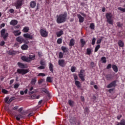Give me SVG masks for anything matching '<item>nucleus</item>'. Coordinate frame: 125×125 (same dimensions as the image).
Here are the masks:
<instances>
[{"instance_id":"obj_14","label":"nucleus","mask_w":125,"mask_h":125,"mask_svg":"<svg viewBox=\"0 0 125 125\" xmlns=\"http://www.w3.org/2000/svg\"><path fill=\"white\" fill-rule=\"evenodd\" d=\"M18 24V21L16 20H12L10 22V24L12 25V26H16V25Z\"/></svg>"},{"instance_id":"obj_42","label":"nucleus","mask_w":125,"mask_h":125,"mask_svg":"<svg viewBox=\"0 0 125 125\" xmlns=\"http://www.w3.org/2000/svg\"><path fill=\"white\" fill-rule=\"evenodd\" d=\"M119 125H125V119L121 120L120 122H119Z\"/></svg>"},{"instance_id":"obj_34","label":"nucleus","mask_w":125,"mask_h":125,"mask_svg":"<svg viewBox=\"0 0 125 125\" xmlns=\"http://www.w3.org/2000/svg\"><path fill=\"white\" fill-rule=\"evenodd\" d=\"M105 79L107 81H110L112 79V75L111 74H107L105 76Z\"/></svg>"},{"instance_id":"obj_26","label":"nucleus","mask_w":125,"mask_h":125,"mask_svg":"<svg viewBox=\"0 0 125 125\" xmlns=\"http://www.w3.org/2000/svg\"><path fill=\"white\" fill-rule=\"evenodd\" d=\"M75 45V40L74 39H71L69 42V46H74Z\"/></svg>"},{"instance_id":"obj_22","label":"nucleus","mask_w":125,"mask_h":125,"mask_svg":"<svg viewBox=\"0 0 125 125\" xmlns=\"http://www.w3.org/2000/svg\"><path fill=\"white\" fill-rule=\"evenodd\" d=\"M28 59H29V60H30V61H32V60H35V59H36V55L34 54H33L32 55H29Z\"/></svg>"},{"instance_id":"obj_60","label":"nucleus","mask_w":125,"mask_h":125,"mask_svg":"<svg viewBox=\"0 0 125 125\" xmlns=\"http://www.w3.org/2000/svg\"><path fill=\"white\" fill-rule=\"evenodd\" d=\"M73 78H74L75 81H77V80H78V76H77V75H76V74H74V75H73Z\"/></svg>"},{"instance_id":"obj_1","label":"nucleus","mask_w":125,"mask_h":125,"mask_svg":"<svg viewBox=\"0 0 125 125\" xmlns=\"http://www.w3.org/2000/svg\"><path fill=\"white\" fill-rule=\"evenodd\" d=\"M67 12H65L63 14H60L57 16V23L61 24L67 21Z\"/></svg>"},{"instance_id":"obj_44","label":"nucleus","mask_w":125,"mask_h":125,"mask_svg":"<svg viewBox=\"0 0 125 125\" xmlns=\"http://www.w3.org/2000/svg\"><path fill=\"white\" fill-rule=\"evenodd\" d=\"M102 40H103V37H101V39L97 41V44H99V43H101V42H102Z\"/></svg>"},{"instance_id":"obj_19","label":"nucleus","mask_w":125,"mask_h":125,"mask_svg":"<svg viewBox=\"0 0 125 125\" xmlns=\"http://www.w3.org/2000/svg\"><path fill=\"white\" fill-rule=\"evenodd\" d=\"M75 84L78 88H81V87H82V84H81V82L79 81H75Z\"/></svg>"},{"instance_id":"obj_30","label":"nucleus","mask_w":125,"mask_h":125,"mask_svg":"<svg viewBox=\"0 0 125 125\" xmlns=\"http://www.w3.org/2000/svg\"><path fill=\"white\" fill-rule=\"evenodd\" d=\"M118 45L120 47H124V45H125V43L122 41V40H119L118 41Z\"/></svg>"},{"instance_id":"obj_20","label":"nucleus","mask_w":125,"mask_h":125,"mask_svg":"<svg viewBox=\"0 0 125 125\" xmlns=\"http://www.w3.org/2000/svg\"><path fill=\"white\" fill-rule=\"evenodd\" d=\"M36 5H37V3L35 1H31L30 2V6L31 8H35L36 7Z\"/></svg>"},{"instance_id":"obj_7","label":"nucleus","mask_w":125,"mask_h":125,"mask_svg":"<svg viewBox=\"0 0 125 125\" xmlns=\"http://www.w3.org/2000/svg\"><path fill=\"white\" fill-rule=\"evenodd\" d=\"M17 72L18 73V74H21L22 76H24V75H26L27 73H29V70L24 69H18Z\"/></svg>"},{"instance_id":"obj_24","label":"nucleus","mask_w":125,"mask_h":125,"mask_svg":"<svg viewBox=\"0 0 125 125\" xmlns=\"http://www.w3.org/2000/svg\"><path fill=\"white\" fill-rule=\"evenodd\" d=\"M54 67V65H53V64L51 63H49V69L50 71V72H51V73H53V68Z\"/></svg>"},{"instance_id":"obj_62","label":"nucleus","mask_w":125,"mask_h":125,"mask_svg":"<svg viewBox=\"0 0 125 125\" xmlns=\"http://www.w3.org/2000/svg\"><path fill=\"white\" fill-rule=\"evenodd\" d=\"M10 13H14V9H10L9 10Z\"/></svg>"},{"instance_id":"obj_10","label":"nucleus","mask_w":125,"mask_h":125,"mask_svg":"<svg viewBox=\"0 0 125 125\" xmlns=\"http://www.w3.org/2000/svg\"><path fill=\"white\" fill-rule=\"evenodd\" d=\"M23 37L25 39H29L30 40H33V36L29 33H25L23 35Z\"/></svg>"},{"instance_id":"obj_23","label":"nucleus","mask_w":125,"mask_h":125,"mask_svg":"<svg viewBox=\"0 0 125 125\" xmlns=\"http://www.w3.org/2000/svg\"><path fill=\"white\" fill-rule=\"evenodd\" d=\"M21 48L22 50H27L29 48V46L26 44H23L21 46Z\"/></svg>"},{"instance_id":"obj_37","label":"nucleus","mask_w":125,"mask_h":125,"mask_svg":"<svg viewBox=\"0 0 125 125\" xmlns=\"http://www.w3.org/2000/svg\"><path fill=\"white\" fill-rule=\"evenodd\" d=\"M101 60L102 61V63H106L107 62V60L105 57H102L101 59Z\"/></svg>"},{"instance_id":"obj_52","label":"nucleus","mask_w":125,"mask_h":125,"mask_svg":"<svg viewBox=\"0 0 125 125\" xmlns=\"http://www.w3.org/2000/svg\"><path fill=\"white\" fill-rule=\"evenodd\" d=\"M38 56L40 58L42 57V52H38Z\"/></svg>"},{"instance_id":"obj_63","label":"nucleus","mask_w":125,"mask_h":125,"mask_svg":"<svg viewBox=\"0 0 125 125\" xmlns=\"http://www.w3.org/2000/svg\"><path fill=\"white\" fill-rule=\"evenodd\" d=\"M18 108H19V106H16L13 108V110H14L15 111H17V110H18Z\"/></svg>"},{"instance_id":"obj_13","label":"nucleus","mask_w":125,"mask_h":125,"mask_svg":"<svg viewBox=\"0 0 125 125\" xmlns=\"http://www.w3.org/2000/svg\"><path fill=\"white\" fill-rule=\"evenodd\" d=\"M77 17L79 20V22L80 23H83V21H84V18L80 14H78L77 15Z\"/></svg>"},{"instance_id":"obj_33","label":"nucleus","mask_w":125,"mask_h":125,"mask_svg":"<svg viewBox=\"0 0 125 125\" xmlns=\"http://www.w3.org/2000/svg\"><path fill=\"white\" fill-rule=\"evenodd\" d=\"M8 54H9V55H15V54H16V51L14 50H10L8 52Z\"/></svg>"},{"instance_id":"obj_29","label":"nucleus","mask_w":125,"mask_h":125,"mask_svg":"<svg viewBox=\"0 0 125 125\" xmlns=\"http://www.w3.org/2000/svg\"><path fill=\"white\" fill-rule=\"evenodd\" d=\"M30 30V28H29V27L25 26L23 28V30L22 31L23 33H28L29 32V30Z\"/></svg>"},{"instance_id":"obj_38","label":"nucleus","mask_w":125,"mask_h":125,"mask_svg":"<svg viewBox=\"0 0 125 125\" xmlns=\"http://www.w3.org/2000/svg\"><path fill=\"white\" fill-rule=\"evenodd\" d=\"M91 49L88 48L86 50V54L87 55H90L91 54Z\"/></svg>"},{"instance_id":"obj_11","label":"nucleus","mask_w":125,"mask_h":125,"mask_svg":"<svg viewBox=\"0 0 125 125\" xmlns=\"http://www.w3.org/2000/svg\"><path fill=\"white\" fill-rule=\"evenodd\" d=\"M58 64L61 67H65V60H59L58 61Z\"/></svg>"},{"instance_id":"obj_16","label":"nucleus","mask_w":125,"mask_h":125,"mask_svg":"<svg viewBox=\"0 0 125 125\" xmlns=\"http://www.w3.org/2000/svg\"><path fill=\"white\" fill-rule=\"evenodd\" d=\"M13 34H14L15 37H18V36L21 35V32H20V30H15L13 32Z\"/></svg>"},{"instance_id":"obj_61","label":"nucleus","mask_w":125,"mask_h":125,"mask_svg":"<svg viewBox=\"0 0 125 125\" xmlns=\"http://www.w3.org/2000/svg\"><path fill=\"white\" fill-rule=\"evenodd\" d=\"M12 101H13V98H10V99L9 100L8 102V104H9L11 103V102H12Z\"/></svg>"},{"instance_id":"obj_49","label":"nucleus","mask_w":125,"mask_h":125,"mask_svg":"<svg viewBox=\"0 0 125 125\" xmlns=\"http://www.w3.org/2000/svg\"><path fill=\"white\" fill-rule=\"evenodd\" d=\"M2 93H4V94H7L8 93V91H7L5 89H2Z\"/></svg>"},{"instance_id":"obj_15","label":"nucleus","mask_w":125,"mask_h":125,"mask_svg":"<svg viewBox=\"0 0 125 125\" xmlns=\"http://www.w3.org/2000/svg\"><path fill=\"white\" fill-rule=\"evenodd\" d=\"M23 118L24 116L21 114H18L16 115V119L18 121H20V119H23Z\"/></svg>"},{"instance_id":"obj_51","label":"nucleus","mask_w":125,"mask_h":125,"mask_svg":"<svg viewBox=\"0 0 125 125\" xmlns=\"http://www.w3.org/2000/svg\"><path fill=\"white\" fill-rule=\"evenodd\" d=\"M76 69L77 68L75 66H72L71 68V71L72 72V73H74Z\"/></svg>"},{"instance_id":"obj_46","label":"nucleus","mask_w":125,"mask_h":125,"mask_svg":"<svg viewBox=\"0 0 125 125\" xmlns=\"http://www.w3.org/2000/svg\"><path fill=\"white\" fill-rule=\"evenodd\" d=\"M20 86V84L19 83H17L15 84V85H14V88H15L16 89L18 88Z\"/></svg>"},{"instance_id":"obj_45","label":"nucleus","mask_w":125,"mask_h":125,"mask_svg":"<svg viewBox=\"0 0 125 125\" xmlns=\"http://www.w3.org/2000/svg\"><path fill=\"white\" fill-rule=\"evenodd\" d=\"M46 82H48V83H52V81H51V77H47L46 78Z\"/></svg>"},{"instance_id":"obj_54","label":"nucleus","mask_w":125,"mask_h":125,"mask_svg":"<svg viewBox=\"0 0 125 125\" xmlns=\"http://www.w3.org/2000/svg\"><path fill=\"white\" fill-rule=\"evenodd\" d=\"M118 10H120V11H122L123 12H125V8H123L122 7H118Z\"/></svg>"},{"instance_id":"obj_47","label":"nucleus","mask_w":125,"mask_h":125,"mask_svg":"<svg viewBox=\"0 0 125 125\" xmlns=\"http://www.w3.org/2000/svg\"><path fill=\"white\" fill-rule=\"evenodd\" d=\"M37 77H45V74L43 73H39L37 75Z\"/></svg>"},{"instance_id":"obj_64","label":"nucleus","mask_w":125,"mask_h":125,"mask_svg":"<svg viewBox=\"0 0 125 125\" xmlns=\"http://www.w3.org/2000/svg\"><path fill=\"white\" fill-rule=\"evenodd\" d=\"M8 100H9V97H6L5 99V103H7L8 102Z\"/></svg>"},{"instance_id":"obj_6","label":"nucleus","mask_w":125,"mask_h":125,"mask_svg":"<svg viewBox=\"0 0 125 125\" xmlns=\"http://www.w3.org/2000/svg\"><path fill=\"white\" fill-rule=\"evenodd\" d=\"M40 34L42 36V37H43L44 38H46L48 35V32L46 31V29H41L40 31Z\"/></svg>"},{"instance_id":"obj_58","label":"nucleus","mask_w":125,"mask_h":125,"mask_svg":"<svg viewBox=\"0 0 125 125\" xmlns=\"http://www.w3.org/2000/svg\"><path fill=\"white\" fill-rule=\"evenodd\" d=\"M111 68H112V64H108V65H107V66H106V69H107V70H109V69H111Z\"/></svg>"},{"instance_id":"obj_12","label":"nucleus","mask_w":125,"mask_h":125,"mask_svg":"<svg viewBox=\"0 0 125 125\" xmlns=\"http://www.w3.org/2000/svg\"><path fill=\"white\" fill-rule=\"evenodd\" d=\"M21 59V60H22V61H24L25 62H28V63H30V62H31V60H30V59L25 56H22Z\"/></svg>"},{"instance_id":"obj_25","label":"nucleus","mask_w":125,"mask_h":125,"mask_svg":"<svg viewBox=\"0 0 125 125\" xmlns=\"http://www.w3.org/2000/svg\"><path fill=\"white\" fill-rule=\"evenodd\" d=\"M41 92H42V93H43L44 92L46 94L48 95L49 94V92H48L46 88H42L41 90Z\"/></svg>"},{"instance_id":"obj_53","label":"nucleus","mask_w":125,"mask_h":125,"mask_svg":"<svg viewBox=\"0 0 125 125\" xmlns=\"http://www.w3.org/2000/svg\"><path fill=\"white\" fill-rule=\"evenodd\" d=\"M117 26H118L119 28H121V27H123V24H121L120 22H118L117 23Z\"/></svg>"},{"instance_id":"obj_39","label":"nucleus","mask_w":125,"mask_h":125,"mask_svg":"<svg viewBox=\"0 0 125 125\" xmlns=\"http://www.w3.org/2000/svg\"><path fill=\"white\" fill-rule=\"evenodd\" d=\"M99 48H100V45L98 44L95 47L94 52H97Z\"/></svg>"},{"instance_id":"obj_8","label":"nucleus","mask_w":125,"mask_h":125,"mask_svg":"<svg viewBox=\"0 0 125 125\" xmlns=\"http://www.w3.org/2000/svg\"><path fill=\"white\" fill-rule=\"evenodd\" d=\"M117 86V80H114L106 86L107 88H112V87H116Z\"/></svg>"},{"instance_id":"obj_31","label":"nucleus","mask_w":125,"mask_h":125,"mask_svg":"<svg viewBox=\"0 0 125 125\" xmlns=\"http://www.w3.org/2000/svg\"><path fill=\"white\" fill-rule=\"evenodd\" d=\"M80 42L81 43V47H83V46H84V44H85V41H84L83 39H81L80 40Z\"/></svg>"},{"instance_id":"obj_18","label":"nucleus","mask_w":125,"mask_h":125,"mask_svg":"<svg viewBox=\"0 0 125 125\" xmlns=\"http://www.w3.org/2000/svg\"><path fill=\"white\" fill-rule=\"evenodd\" d=\"M18 65L19 66V68H21V69H25L26 68H27L26 67V66H25V64H24L22 62H18Z\"/></svg>"},{"instance_id":"obj_28","label":"nucleus","mask_w":125,"mask_h":125,"mask_svg":"<svg viewBox=\"0 0 125 125\" xmlns=\"http://www.w3.org/2000/svg\"><path fill=\"white\" fill-rule=\"evenodd\" d=\"M36 83H37V77H34L31 80V83L34 85L36 84Z\"/></svg>"},{"instance_id":"obj_40","label":"nucleus","mask_w":125,"mask_h":125,"mask_svg":"<svg viewBox=\"0 0 125 125\" xmlns=\"http://www.w3.org/2000/svg\"><path fill=\"white\" fill-rule=\"evenodd\" d=\"M63 56H64V54L62 52H60L59 54V58L61 59L63 58Z\"/></svg>"},{"instance_id":"obj_35","label":"nucleus","mask_w":125,"mask_h":125,"mask_svg":"<svg viewBox=\"0 0 125 125\" xmlns=\"http://www.w3.org/2000/svg\"><path fill=\"white\" fill-rule=\"evenodd\" d=\"M89 112H90L89 108H88V107L87 106L85 107V109H84L85 114H87V115H88V114H89Z\"/></svg>"},{"instance_id":"obj_55","label":"nucleus","mask_w":125,"mask_h":125,"mask_svg":"<svg viewBox=\"0 0 125 125\" xmlns=\"http://www.w3.org/2000/svg\"><path fill=\"white\" fill-rule=\"evenodd\" d=\"M43 81H44V79H40L38 81V84H41V83H43Z\"/></svg>"},{"instance_id":"obj_9","label":"nucleus","mask_w":125,"mask_h":125,"mask_svg":"<svg viewBox=\"0 0 125 125\" xmlns=\"http://www.w3.org/2000/svg\"><path fill=\"white\" fill-rule=\"evenodd\" d=\"M84 72V70L81 69L80 70V73L79 74V77L80 79L82 81V82H84L85 81V79H84V76H83V72Z\"/></svg>"},{"instance_id":"obj_2","label":"nucleus","mask_w":125,"mask_h":125,"mask_svg":"<svg viewBox=\"0 0 125 125\" xmlns=\"http://www.w3.org/2000/svg\"><path fill=\"white\" fill-rule=\"evenodd\" d=\"M105 17L107 19V22L110 25H113L114 24V20L112 19V14L111 13H107L105 14Z\"/></svg>"},{"instance_id":"obj_59","label":"nucleus","mask_w":125,"mask_h":125,"mask_svg":"<svg viewBox=\"0 0 125 125\" xmlns=\"http://www.w3.org/2000/svg\"><path fill=\"white\" fill-rule=\"evenodd\" d=\"M22 111H23V107H21L20 109L18 110V112H19V113H21V114H22Z\"/></svg>"},{"instance_id":"obj_48","label":"nucleus","mask_w":125,"mask_h":125,"mask_svg":"<svg viewBox=\"0 0 125 125\" xmlns=\"http://www.w3.org/2000/svg\"><path fill=\"white\" fill-rule=\"evenodd\" d=\"M37 97V96L36 95H32L29 96L30 99H36V98Z\"/></svg>"},{"instance_id":"obj_56","label":"nucleus","mask_w":125,"mask_h":125,"mask_svg":"<svg viewBox=\"0 0 125 125\" xmlns=\"http://www.w3.org/2000/svg\"><path fill=\"white\" fill-rule=\"evenodd\" d=\"M96 41V39H95V38H93V39L92 40V45H94V44H95Z\"/></svg>"},{"instance_id":"obj_43","label":"nucleus","mask_w":125,"mask_h":125,"mask_svg":"<svg viewBox=\"0 0 125 125\" xmlns=\"http://www.w3.org/2000/svg\"><path fill=\"white\" fill-rule=\"evenodd\" d=\"M57 42L58 44H61V43H62V39L59 38L57 40Z\"/></svg>"},{"instance_id":"obj_3","label":"nucleus","mask_w":125,"mask_h":125,"mask_svg":"<svg viewBox=\"0 0 125 125\" xmlns=\"http://www.w3.org/2000/svg\"><path fill=\"white\" fill-rule=\"evenodd\" d=\"M16 41L18 42H19L20 44H21V43H23H23H25L26 44H28L29 43V41H26V40H25L24 39V38L22 37V36H19L17 37L16 39Z\"/></svg>"},{"instance_id":"obj_50","label":"nucleus","mask_w":125,"mask_h":125,"mask_svg":"<svg viewBox=\"0 0 125 125\" xmlns=\"http://www.w3.org/2000/svg\"><path fill=\"white\" fill-rule=\"evenodd\" d=\"M38 69H39V70H43L44 69H45V66H44V65H41L38 67Z\"/></svg>"},{"instance_id":"obj_41","label":"nucleus","mask_w":125,"mask_h":125,"mask_svg":"<svg viewBox=\"0 0 125 125\" xmlns=\"http://www.w3.org/2000/svg\"><path fill=\"white\" fill-rule=\"evenodd\" d=\"M90 28L91 29V30H94V28H95V25H94V23H90Z\"/></svg>"},{"instance_id":"obj_27","label":"nucleus","mask_w":125,"mask_h":125,"mask_svg":"<svg viewBox=\"0 0 125 125\" xmlns=\"http://www.w3.org/2000/svg\"><path fill=\"white\" fill-rule=\"evenodd\" d=\"M112 68L113 71L114 72H115V73H118V66H117V65L112 64Z\"/></svg>"},{"instance_id":"obj_57","label":"nucleus","mask_w":125,"mask_h":125,"mask_svg":"<svg viewBox=\"0 0 125 125\" xmlns=\"http://www.w3.org/2000/svg\"><path fill=\"white\" fill-rule=\"evenodd\" d=\"M4 44H5V42L4 41H2L0 42V46H3V45H4Z\"/></svg>"},{"instance_id":"obj_4","label":"nucleus","mask_w":125,"mask_h":125,"mask_svg":"<svg viewBox=\"0 0 125 125\" xmlns=\"http://www.w3.org/2000/svg\"><path fill=\"white\" fill-rule=\"evenodd\" d=\"M5 31H6V30L4 28L2 29L1 31H0V34H1V37H2V38H3V40L5 41H6V40H7V37L9 36L8 33H5Z\"/></svg>"},{"instance_id":"obj_21","label":"nucleus","mask_w":125,"mask_h":125,"mask_svg":"<svg viewBox=\"0 0 125 125\" xmlns=\"http://www.w3.org/2000/svg\"><path fill=\"white\" fill-rule=\"evenodd\" d=\"M63 32L62 30H60V31L56 33L57 38H60L62 35H63Z\"/></svg>"},{"instance_id":"obj_32","label":"nucleus","mask_w":125,"mask_h":125,"mask_svg":"<svg viewBox=\"0 0 125 125\" xmlns=\"http://www.w3.org/2000/svg\"><path fill=\"white\" fill-rule=\"evenodd\" d=\"M68 104L71 107H73L74 104H75V102L71 100H69L68 101Z\"/></svg>"},{"instance_id":"obj_36","label":"nucleus","mask_w":125,"mask_h":125,"mask_svg":"<svg viewBox=\"0 0 125 125\" xmlns=\"http://www.w3.org/2000/svg\"><path fill=\"white\" fill-rule=\"evenodd\" d=\"M40 65L42 66H44L45 67V65H46V63H45V61H44L43 60H42L40 61Z\"/></svg>"},{"instance_id":"obj_17","label":"nucleus","mask_w":125,"mask_h":125,"mask_svg":"<svg viewBox=\"0 0 125 125\" xmlns=\"http://www.w3.org/2000/svg\"><path fill=\"white\" fill-rule=\"evenodd\" d=\"M61 49H62V51L63 52V54H65V53L68 52V51L69 50V49L68 48H67L64 46H62Z\"/></svg>"},{"instance_id":"obj_5","label":"nucleus","mask_w":125,"mask_h":125,"mask_svg":"<svg viewBox=\"0 0 125 125\" xmlns=\"http://www.w3.org/2000/svg\"><path fill=\"white\" fill-rule=\"evenodd\" d=\"M23 2L24 0H17L15 5L16 9H19V8H21V7L23 5Z\"/></svg>"}]
</instances>
